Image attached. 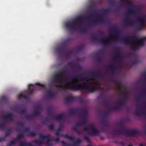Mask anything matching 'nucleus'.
<instances>
[{
    "mask_svg": "<svg viewBox=\"0 0 146 146\" xmlns=\"http://www.w3.org/2000/svg\"><path fill=\"white\" fill-rule=\"evenodd\" d=\"M47 96L49 98L52 99L55 98L56 94L52 92V89L50 88L48 90V91L47 93Z\"/></svg>",
    "mask_w": 146,
    "mask_h": 146,
    "instance_id": "obj_13",
    "label": "nucleus"
},
{
    "mask_svg": "<svg viewBox=\"0 0 146 146\" xmlns=\"http://www.w3.org/2000/svg\"><path fill=\"white\" fill-rule=\"evenodd\" d=\"M143 99H145V97H143Z\"/></svg>",
    "mask_w": 146,
    "mask_h": 146,
    "instance_id": "obj_53",
    "label": "nucleus"
},
{
    "mask_svg": "<svg viewBox=\"0 0 146 146\" xmlns=\"http://www.w3.org/2000/svg\"><path fill=\"white\" fill-rule=\"evenodd\" d=\"M90 127L89 128H95L94 125H90Z\"/></svg>",
    "mask_w": 146,
    "mask_h": 146,
    "instance_id": "obj_46",
    "label": "nucleus"
},
{
    "mask_svg": "<svg viewBox=\"0 0 146 146\" xmlns=\"http://www.w3.org/2000/svg\"><path fill=\"white\" fill-rule=\"evenodd\" d=\"M140 12V11H136L135 10H132V9H129L127 11V13L128 14V16L126 17L125 19L124 20V21L125 22V25L127 26H129L130 25H133L134 24V23L135 21H129L128 22H127L126 21V20L128 19L129 17V15H135L137 13H139Z\"/></svg>",
    "mask_w": 146,
    "mask_h": 146,
    "instance_id": "obj_7",
    "label": "nucleus"
},
{
    "mask_svg": "<svg viewBox=\"0 0 146 146\" xmlns=\"http://www.w3.org/2000/svg\"><path fill=\"white\" fill-rule=\"evenodd\" d=\"M75 101H78L80 102L82 104H85L86 103V100H84L82 97L80 96H77L75 97Z\"/></svg>",
    "mask_w": 146,
    "mask_h": 146,
    "instance_id": "obj_22",
    "label": "nucleus"
},
{
    "mask_svg": "<svg viewBox=\"0 0 146 146\" xmlns=\"http://www.w3.org/2000/svg\"><path fill=\"white\" fill-rule=\"evenodd\" d=\"M65 117V115L63 113L59 114L56 116L53 117V119L56 121H61Z\"/></svg>",
    "mask_w": 146,
    "mask_h": 146,
    "instance_id": "obj_14",
    "label": "nucleus"
},
{
    "mask_svg": "<svg viewBox=\"0 0 146 146\" xmlns=\"http://www.w3.org/2000/svg\"><path fill=\"white\" fill-rule=\"evenodd\" d=\"M126 99H125V98H123L121 100L117 103L118 105L117 106H119V108L120 109V107L123 106L126 103Z\"/></svg>",
    "mask_w": 146,
    "mask_h": 146,
    "instance_id": "obj_17",
    "label": "nucleus"
},
{
    "mask_svg": "<svg viewBox=\"0 0 146 146\" xmlns=\"http://www.w3.org/2000/svg\"><path fill=\"white\" fill-rule=\"evenodd\" d=\"M1 101L5 103H7L8 102V99L5 96H3L1 98Z\"/></svg>",
    "mask_w": 146,
    "mask_h": 146,
    "instance_id": "obj_28",
    "label": "nucleus"
},
{
    "mask_svg": "<svg viewBox=\"0 0 146 146\" xmlns=\"http://www.w3.org/2000/svg\"><path fill=\"white\" fill-rule=\"evenodd\" d=\"M119 106H115L114 107H112L110 108L109 110L106 111V113H104V117L103 119V121L105 122L106 119L105 118L106 116L107 115L110 113L112 111H115L119 109Z\"/></svg>",
    "mask_w": 146,
    "mask_h": 146,
    "instance_id": "obj_10",
    "label": "nucleus"
},
{
    "mask_svg": "<svg viewBox=\"0 0 146 146\" xmlns=\"http://www.w3.org/2000/svg\"><path fill=\"white\" fill-rule=\"evenodd\" d=\"M70 81L68 80H66L65 83L63 85V87L62 88L64 90H69L73 91H79L81 90H86L88 91V93H93L98 90L97 84L94 81H93V84L94 85H91L89 82H86L84 85H82L80 83L76 82L74 84L73 86L72 85L68 86V84H70ZM74 84L72 82L71 84Z\"/></svg>",
    "mask_w": 146,
    "mask_h": 146,
    "instance_id": "obj_1",
    "label": "nucleus"
},
{
    "mask_svg": "<svg viewBox=\"0 0 146 146\" xmlns=\"http://www.w3.org/2000/svg\"><path fill=\"white\" fill-rule=\"evenodd\" d=\"M71 53V52L66 54H65V56L67 58H69L70 56V54Z\"/></svg>",
    "mask_w": 146,
    "mask_h": 146,
    "instance_id": "obj_43",
    "label": "nucleus"
},
{
    "mask_svg": "<svg viewBox=\"0 0 146 146\" xmlns=\"http://www.w3.org/2000/svg\"><path fill=\"white\" fill-rule=\"evenodd\" d=\"M48 128H54L53 125H51L49 126Z\"/></svg>",
    "mask_w": 146,
    "mask_h": 146,
    "instance_id": "obj_47",
    "label": "nucleus"
},
{
    "mask_svg": "<svg viewBox=\"0 0 146 146\" xmlns=\"http://www.w3.org/2000/svg\"><path fill=\"white\" fill-rule=\"evenodd\" d=\"M18 98L19 99H24L27 100H30V98L29 96H27L22 94H20L18 95Z\"/></svg>",
    "mask_w": 146,
    "mask_h": 146,
    "instance_id": "obj_23",
    "label": "nucleus"
},
{
    "mask_svg": "<svg viewBox=\"0 0 146 146\" xmlns=\"http://www.w3.org/2000/svg\"><path fill=\"white\" fill-rule=\"evenodd\" d=\"M135 114L137 116H139L141 114V112L140 110L137 109L135 111Z\"/></svg>",
    "mask_w": 146,
    "mask_h": 146,
    "instance_id": "obj_32",
    "label": "nucleus"
},
{
    "mask_svg": "<svg viewBox=\"0 0 146 146\" xmlns=\"http://www.w3.org/2000/svg\"><path fill=\"white\" fill-rule=\"evenodd\" d=\"M132 36L128 35L125 38H122L121 40L124 42L131 44V48L133 50H135L139 46H143L144 45V42L146 40V36L141 38H139L135 36L131 40L129 39L132 38Z\"/></svg>",
    "mask_w": 146,
    "mask_h": 146,
    "instance_id": "obj_3",
    "label": "nucleus"
},
{
    "mask_svg": "<svg viewBox=\"0 0 146 146\" xmlns=\"http://www.w3.org/2000/svg\"><path fill=\"white\" fill-rule=\"evenodd\" d=\"M68 65L71 68H78L79 67V66L78 64H74L72 62H69L68 63Z\"/></svg>",
    "mask_w": 146,
    "mask_h": 146,
    "instance_id": "obj_21",
    "label": "nucleus"
},
{
    "mask_svg": "<svg viewBox=\"0 0 146 146\" xmlns=\"http://www.w3.org/2000/svg\"><path fill=\"white\" fill-rule=\"evenodd\" d=\"M80 116L82 119V121L79 122L78 125L81 126H84L87 123V114L81 113L80 115Z\"/></svg>",
    "mask_w": 146,
    "mask_h": 146,
    "instance_id": "obj_8",
    "label": "nucleus"
},
{
    "mask_svg": "<svg viewBox=\"0 0 146 146\" xmlns=\"http://www.w3.org/2000/svg\"><path fill=\"white\" fill-rule=\"evenodd\" d=\"M91 76L93 77L101 78L103 76V75L100 71L93 72L90 73Z\"/></svg>",
    "mask_w": 146,
    "mask_h": 146,
    "instance_id": "obj_11",
    "label": "nucleus"
},
{
    "mask_svg": "<svg viewBox=\"0 0 146 146\" xmlns=\"http://www.w3.org/2000/svg\"><path fill=\"white\" fill-rule=\"evenodd\" d=\"M96 15L93 13H91L90 14V16L85 17L82 16H80L76 17V19L72 22H68L65 23V26L68 29L76 30L77 26H80V30L83 32H85L86 29L80 27L82 23V21L84 19L89 20L90 18Z\"/></svg>",
    "mask_w": 146,
    "mask_h": 146,
    "instance_id": "obj_2",
    "label": "nucleus"
},
{
    "mask_svg": "<svg viewBox=\"0 0 146 146\" xmlns=\"http://www.w3.org/2000/svg\"><path fill=\"white\" fill-rule=\"evenodd\" d=\"M20 111L21 112V113L22 114H24L26 113V108H24L23 109H21L20 110Z\"/></svg>",
    "mask_w": 146,
    "mask_h": 146,
    "instance_id": "obj_33",
    "label": "nucleus"
},
{
    "mask_svg": "<svg viewBox=\"0 0 146 146\" xmlns=\"http://www.w3.org/2000/svg\"><path fill=\"white\" fill-rule=\"evenodd\" d=\"M66 51L65 47L63 46H60L56 49L57 52L59 54H61Z\"/></svg>",
    "mask_w": 146,
    "mask_h": 146,
    "instance_id": "obj_12",
    "label": "nucleus"
},
{
    "mask_svg": "<svg viewBox=\"0 0 146 146\" xmlns=\"http://www.w3.org/2000/svg\"><path fill=\"white\" fill-rule=\"evenodd\" d=\"M42 106L40 105L39 104L36 106V108L37 109H40L41 108Z\"/></svg>",
    "mask_w": 146,
    "mask_h": 146,
    "instance_id": "obj_45",
    "label": "nucleus"
},
{
    "mask_svg": "<svg viewBox=\"0 0 146 146\" xmlns=\"http://www.w3.org/2000/svg\"><path fill=\"white\" fill-rule=\"evenodd\" d=\"M121 128H124V127H122Z\"/></svg>",
    "mask_w": 146,
    "mask_h": 146,
    "instance_id": "obj_57",
    "label": "nucleus"
},
{
    "mask_svg": "<svg viewBox=\"0 0 146 146\" xmlns=\"http://www.w3.org/2000/svg\"><path fill=\"white\" fill-rule=\"evenodd\" d=\"M114 82L115 84L119 88L120 90L122 91L123 90L122 88H123V86L121 83L120 82L117 80H114Z\"/></svg>",
    "mask_w": 146,
    "mask_h": 146,
    "instance_id": "obj_20",
    "label": "nucleus"
},
{
    "mask_svg": "<svg viewBox=\"0 0 146 146\" xmlns=\"http://www.w3.org/2000/svg\"><path fill=\"white\" fill-rule=\"evenodd\" d=\"M100 33L102 34H104V32L103 31H101Z\"/></svg>",
    "mask_w": 146,
    "mask_h": 146,
    "instance_id": "obj_51",
    "label": "nucleus"
},
{
    "mask_svg": "<svg viewBox=\"0 0 146 146\" xmlns=\"http://www.w3.org/2000/svg\"><path fill=\"white\" fill-rule=\"evenodd\" d=\"M103 94H101L100 95V97H102V96H103Z\"/></svg>",
    "mask_w": 146,
    "mask_h": 146,
    "instance_id": "obj_48",
    "label": "nucleus"
},
{
    "mask_svg": "<svg viewBox=\"0 0 146 146\" xmlns=\"http://www.w3.org/2000/svg\"><path fill=\"white\" fill-rule=\"evenodd\" d=\"M66 73V70L64 69L60 73H58L55 74L53 76L54 82L56 84L55 86L60 88H62L64 82L63 78L64 76V74Z\"/></svg>",
    "mask_w": 146,
    "mask_h": 146,
    "instance_id": "obj_5",
    "label": "nucleus"
},
{
    "mask_svg": "<svg viewBox=\"0 0 146 146\" xmlns=\"http://www.w3.org/2000/svg\"><path fill=\"white\" fill-rule=\"evenodd\" d=\"M93 6H95V5L94 4L93 5Z\"/></svg>",
    "mask_w": 146,
    "mask_h": 146,
    "instance_id": "obj_54",
    "label": "nucleus"
},
{
    "mask_svg": "<svg viewBox=\"0 0 146 146\" xmlns=\"http://www.w3.org/2000/svg\"><path fill=\"white\" fill-rule=\"evenodd\" d=\"M120 54H115L114 57V58L115 59H116L119 56Z\"/></svg>",
    "mask_w": 146,
    "mask_h": 146,
    "instance_id": "obj_44",
    "label": "nucleus"
},
{
    "mask_svg": "<svg viewBox=\"0 0 146 146\" xmlns=\"http://www.w3.org/2000/svg\"><path fill=\"white\" fill-rule=\"evenodd\" d=\"M36 84L39 86H40L42 87V88H45V86L44 85L41 84L39 83H36Z\"/></svg>",
    "mask_w": 146,
    "mask_h": 146,
    "instance_id": "obj_37",
    "label": "nucleus"
},
{
    "mask_svg": "<svg viewBox=\"0 0 146 146\" xmlns=\"http://www.w3.org/2000/svg\"><path fill=\"white\" fill-rule=\"evenodd\" d=\"M40 114V113L39 111L35 110L34 111L33 113L32 114L34 117L37 116H39Z\"/></svg>",
    "mask_w": 146,
    "mask_h": 146,
    "instance_id": "obj_27",
    "label": "nucleus"
},
{
    "mask_svg": "<svg viewBox=\"0 0 146 146\" xmlns=\"http://www.w3.org/2000/svg\"><path fill=\"white\" fill-rule=\"evenodd\" d=\"M25 117L27 119H30L33 118L34 117L33 114H31V115L26 114L25 115Z\"/></svg>",
    "mask_w": 146,
    "mask_h": 146,
    "instance_id": "obj_29",
    "label": "nucleus"
},
{
    "mask_svg": "<svg viewBox=\"0 0 146 146\" xmlns=\"http://www.w3.org/2000/svg\"><path fill=\"white\" fill-rule=\"evenodd\" d=\"M104 104L105 106L108 107L109 104V102L107 100H104Z\"/></svg>",
    "mask_w": 146,
    "mask_h": 146,
    "instance_id": "obj_35",
    "label": "nucleus"
},
{
    "mask_svg": "<svg viewBox=\"0 0 146 146\" xmlns=\"http://www.w3.org/2000/svg\"><path fill=\"white\" fill-rule=\"evenodd\" d=\"M75 97H73L72 96H69L65 99V102L67 104H70L75 101Z\"/></svg>",
    "mask_w": 146,
    "mask_h": 146,
    "instance_id": "obj_15",
    "label": "nucleus"
},
{
    "mask_svg": "<svg viewBox=\"0 0 146 146\" xmlns=\"http://www.w3.org/2000/svg\"><path fill=\"white\" fill-rule=\"evenodd\" d=\"M139 62V60L138 59H135L133 61L131 62V64L132 65H134L135 64Z\"/></svg>",
    "mask_w": 146,
    "mask_h": 146,
    "instance_id": "obj_36",
    "label": "nucleus"
},
{
    "mask_svg": "<svg viewBox=\"0 0 146 146\" xmlns=\"http://www.w3.org/2000/svg\"><path fill=\"white\" fill-rule=\"evenodd\" d=\"M111 3L112 5H114L116 3V2L115 0H111Z\"/></svg>",
    "mask_w": 146,
    "mask_h": 146,
    "instance_id": "obj_39",
    "label": "nucleus"
},
{
    "mask_svg": "<svg viewBox=\"0 0 146 146\" xmlns=\"http://www.w3.org/2000/svg\"><path fill=\"white\" fill-rule=\"evenodd\" d=\"M82 114H87V111L86 109H84L82 110Z\"/></svg>",
    "mask_w": 146,
    "mask_h": 146,
    "instance_id": "obj_38",
    "label": "nucleus"
},
{
    "mask_svg": "<svg viewBox=\"0 0 146 146\" xmlns=\"http://www.w3.org/2000/svg\"><path fill=\"white\" fill-rule=\"evenodd\" d=\"M129 0H121V1L123 4L127 5L130 7L133 5V4L131 2L129 1Z\"/></svg>",
    "mask_w": 146,
    "mask_h": 146,
    "instance_id": "obj_24",
    "label": "nucleus"
},
{
    "mask_svg": "<svg viewBox=\"0 0 146 146\" xmlns=\"http://www.w3.org/2000/svg\"><path fill=\"white\" fill-rule=\"evenodd\" d=\"M122 58V56L121 55H119V56L116 59L117 60L119 61Z\"/></svg>",
    "mask_w": 146,
    "mask_h": 146,
    "instance_id": "obj_42",
    "label": "nucleus"
},
{
    "mask_svg": "<svg viewBox=\"0 0 146 146\" xmlns=\"http://www.w3.org/2000/svg\"><path fill=\"white\" fill-rule=\"evenodd\" d=\"M102 59V58L101 56H98L97 58V60L99 62H101Z\"/></svg>",
    "mask_w": 146,
    "mask_h": 146,
    "instance_id": "obj_41",
    "label": "nucleus"
},
{
    "mask_svg": "<svg viewBox=\"0 0 146 146\" xmlns=\"http://www.w3.org/2000/svg\"><path fill=\"white\" fill-rule=\"evenodd\" d=\"M121 94L123 95L124 97L123 98H125V99H126L128 96V92L125 90L121 91Z\"/></svg>",
    "mask_w": 146,
    "mask_h": 146,
    "instance_id": "obj_26",
    "label": "nucleus"
},
{
    "mask_svg": "<svg viewBox=\"0 0 146 146\" xmlns=\"http://www.w3.org/2000/svg\"><path fill=\"white\" fill-rule=\"evenodd\" d=\"M114 49L116 50V53L117 54H120V49L119 47H116L114 48Z\"/></svg>",
    "mask_w": 146,
    "mask_h": 146,
    "instance_id": "obj_30",
    "label": "nucleus"
},
{
    "mask_svg": "<svg viewBox=\"0 0 146 146\" xmlns=\"http://www.w3.org/2000/svg\"><path fill=\"white\" fill-rule=\"evenodd\" d=\"M80 77L78 75H74L72 78V80H73L74 79H76L78 78H80Z\"/></svg>",
    "mask_w": 146,
    "mask_h": 146,
    "instance_id": "obj_34",
    "label": "nucleus"
},
{
    "mask_svg": "<svg viewBox=\"0 0 146 146\" xmlns=\"http://www.w3.org/2000/svg\"><path fill=\"white\" fill-rule=\"evenodd\" d=\"M137 21L140 23L142 25H143L146 21V18L144 17H138L136 20Z\"/></svg>",
    "mask_w": 146,
    "mask_h": 146,
    "instance_id": "obj_16",
    "label": "nucleus"
},
{
    "mask_svg": "<svg viewBox=\"0 0 146 146\" xmlns=\"http://www.w3.org/2000/svg\"><path fill=\"white\" fill-rule=\"evenodd\" d=\"M78 50H80L81 49V47H79L78 48Z\"/></svg>",
    "mask_w": 146,
    "mask_h": 146,
    "instance_id": "obj_49",
    "label": "nucleus"
},
{
    "mask_svg": "<svg viewBox=\"0 0 146 146\" xmlns=\"http://www.w3.org/2000/svg\"><path fill=\"white\" fill-rule=\"evenodd\" d=\"M108 67L111 70V73L112 74H114V70L116 69L117 68L116 65L115 64H112L109 65Z\"/></svg>",
    "mask_w": 146,
    "mask_h": 146,
    "instance_id": "obj_18",
    "label": "nucleus"
},
{
    "mask_svg": "<svg viewBox=\"0 0 146 146\" xmlns=\"http://www.w3.org/2000/svg\"><path fill=\"white\" fill-rule=\"evenodd\" d=\"M34 89V86L33 84H30L29 85L28 94L29 95H32Z\"/></svg>",
    "mask_w": 146,
    "mask_h": 146,
    "instance_id": "obj_19",
    "label": "nucleus"
},
{
    "mask_svg": "<svg viewBox=\"0 0 146 146\" xmlns=\"http://www.w3.org/2000/svg\"><path fill=\"white\" fill-rule=\"evenodd\" d=\"M111 30V31L114 33L113 36H110L105 39L102 38L98 39L96 35H93L92 36V38L93 40L98 41L106 46L107 45L108 43L110 42L111 40L115 41L119 37V34L120 33V31L116 27H113Z\"/></svg>",
    "mask_w": 146,
    "mask_h": 146,
    "instance_id": "obj_4",
    "label": "nucleus"
},
{
    "mask_svg": "<svg viewBox=\"0 0 146 146\" xmlns=\"http://www.w3.org/2000/svg\"><path fill=\"white\" fill-rule=\"evenodd\" d=\"M50 115L53 116V114H51Z\"/></svg>",
    "mask_w": 146,
    "mask_h": 146,
    "instance_id": "obj_52",
    "label": "nucleus"
},
{
    "mask_svg": "<svg viewBox=\"0 0 146 146\" xmlns=\"http://www.w3.org/2000/svg\"><path fill=\"white\" fill-rule=\"evenodd\" d=\"M19 123V124H20V125H23V124H22V123H20H20Z\"/></svg>",
    "mask_w": 146,
    "mask_h": 146,
    "instance_id": "obj_50",
    "label": "nucleus"
},
{
    "mask_svg": "<svg viewBox=\"0 0 146 146\" xmlns=\"http://www.w3.org/2000/svg\"><path fill=\"white\" fill-rule=\"evenodd\" d=\"M84 128H86V127H84Z\"/></svg>",
    "mask_w": 146,
    "mask_h": 146,
    "instance_id": "obj_56",
    "label": "nucleus"
},
{
    "mask_svg": "<svg viewBox=\"0 0 146 146\" xmlns=\"http://www.w3.org/2000/svg\"><path fill=\"white\" fill-rule=\"evenodd\" d=\"M102 14L100 15H98V18L96 19H94L92 20V22L94 25H96L98 23H102L104 21L103 19L104 16L107 13L110 12V9H107L102 10Z\"/></svg>",
    "mask_w": 146,
    "mask_h": 146,
    "instance_id": "obj_6",
    "label": "nucleus"
},
{
    "mask_svg": "<svg viewBox=\"0 0 146 146\" xmlns=\"http://www.w3.org/2000/svg\"><path fill=\"white\" fill-rule=\"evenodd\" d=\"M59 128H62V127H60Z\"/></svg>",
    "mask_w": 146,
    "mask_h": 146,
    "instance_id": "obj_55",
    "label": "nucleus"
},
{
    "mask_svg": "<svg viewBox=\"0 0 146 146\" xmlns=\"http://www.w3.org/2000/svg\"><path fill=\"white\" fill-rule=\"evenodd\" d=\"M142 29V28L141 26H138L136 28V29L137 30H141Z\"/></svg>",
    "mask_w": 146,
    "mask_h": 146,
    "instance_id": "obj_40",
    "label": "nucleus"
},
{
    "mask_svg": "<svg viewBox=\"0 0 146 146\" xmlns=\"http://www.w3.org/2000/svg\"><path fill=\"white\" fill-rule=\"evenodd\" d=\"M13 116L12 113H10L3 115L2 118L5 122H11L13 120Z\"/></svg>",
    "mask_w": 146,
    "mask_h": 146,
    "instance_id": "obj_9",
    "label": "nucleus"
},
{
    "mask_svg": "<svg viewBox=\"0 0 146 146\" xmlns=\"http://www.w3.org/2000/svg\"><path fill=\"white\" fill-rule=\"evenodd\" d=\"M78 110L76 109L71 110L69 111V114L71 115H75L78 113Z\"/></svg>",
    "mask_w": 146,
    "mask_h": 146,
    "instance_id": "obj_25",
    "label": "nucleus"
},
{
    "mask_svg": "<svg viewBox=\"0 0 146 146\" xmlns=\"http://www.w3.org/2000/svg\"><path fill=\"white\" fill-rule=\"evenodd\" d=\"M80 79L82 81H88V80L89 78L88 77H80Z\"/></svg>",
    "mask_w": 146,
    "mask_h": 146,
    "instance_id": "obj_31",
    "label": "nucleus"
}]
</instances>
